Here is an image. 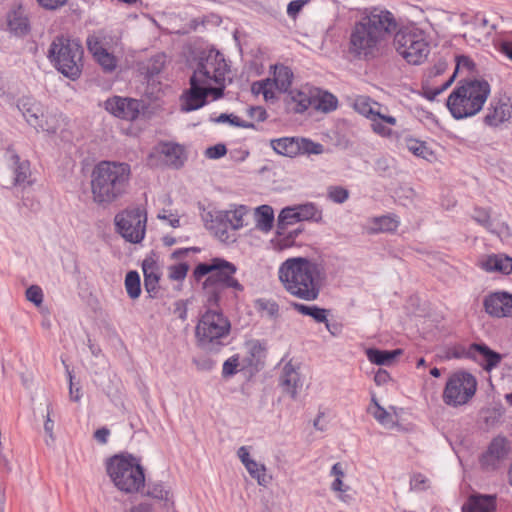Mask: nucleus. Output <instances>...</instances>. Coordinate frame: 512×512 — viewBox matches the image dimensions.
Returning <instances> with one entry per match:
<instances>
[{
  "label": "nucleus",
  "mask_w": 512,
  "mask_h": 512,
  "mask_svg": "<svg viewBox=\"0 0 512 512\" xmlns=\"http://www.w3.org/2000/svg\"><path fill=\"white\" fill-rule=\"evenodd\" d=\"M397 29L394 15L381 8L366 9L350 28L348 53L354 59L372 61L380 57L387 39Z\"/></svg>",
  "instance_id": "nucleus-1"
},
{
  "label": "nucleus",
  "mask_w": 512,
  "mask_h": 512,
  "mask_svg": "<svg viewBox=\"0 0 512 512\" xmlns=\"http://www.w3.org/2000/svg\"><path fill=\"white\" fill-rule=\"evenodd\" d=\"M131 167L128 163L101 161L91 173V193L94 203L106 207L122 198L128 191Z\"/></svg>",
  "instance_id": "nucleus-2"
},
{
  "label": "nucleus",
  "mask_w": 512,
  "mask_h": 512,
  "mask_svg": "<svg viewBox=\"0 0 512 512\" xmlns=\"http://www.w3.org/2000/svg\"><path fill=\"white\" fill-rule=\"evenodd\" d=\"M279 279L292 296L314 301L321 291L322 271L319 264L307 258H289L279 268Z\"/></svg>",
  "instance_id": "nucleus-3"
},
{
  "label": "nucleus",
  "mask_w": 512,
  "mask_h": 512,
  "mask_svg": "<svg viewBox=\"0 0 512 512\" xmlns=\"http://www.w3.org/2000/svg\"><path fill=\"white\" fill-rule=\"evenodd\" d=\"M237 267L219 257L212 258L209 263H199L194 271L193 277L200 281L208 275L203 282V289L207 292V305L219 307L221 294L224 289L231 288L235 292H243L244 286L235 278Z\"/></svg>",
  "instance_id": "nucleus-4"
},
{
  "label": "nucleus",
  "mask_w": 512,
  "mask_h": 512,
  "mask_svg": "<svg viewBox=\"0 0 512 512\" xmlns=\"http://www.w3.org/2000/svg\"><path fill=\"white\" fill-rule=\"evenodd\" d=\"M490 94L486 80L467 79L459 82L447 99V107L455 119H464L481 111Z\"/></svg>",
  "instance_id": "nucleus-5"
},
{
  "label": "nucleus",
  "mask_w": 512,
  "mask_h": 512,
  "mask_svg": "<svg viewBox=\"0 0 512 512\" xmlns=\"http://www.w3.org/2000/svg\"><path fill=\"white\" fill-rule=\"evenodd\" d=\"M213 308L208 306L195 328L197 346L208 353H218L227 345L231 330L229 319L220 309Z\"/></svg>",
  "instance_id": "nucleus-6"
},
{
  "label": "nucleus",
  "mask_w": 512,
  "mask_h": 512,
  "mask_svg": "<svg viewBox=\"0 0 512 512\" xmlns=\"http://www.w3.org/2000/svg\"><path fill=\"white\" fill-rule=\"evenodd\" d=\"M83 46L78 39L57 36L50 44L48 58L65 77L76 80L83 69Z\"/></svg>",
  "instance_id": "nucleus-7"
},
{
  "label": "nucleus",
  "mask_w": 512,
  "mask_h": 512,
  "mask_svg": "<svg viewBox=\"0 0 512 512\" xmlns=\"http://www.w3.org/2000/svg\"><path fill=\"white\" fill-rule=\"evenodd\" d=\"M106 470L114 485L127 494L136 493L145 485L144 469L132 455L111 457Z\"/></svg>",
  "instance_id": "nucleus-8"
},
{
  "label": "nucleus",
  "mask_w": 512,
  "mask_h": 512,
  "mask_svg": "<svg viewBox=\"0 0 512 512\" xmlns=\"http://www.w3.org/2000/svg\"><path fill=\"white\" fill-rule=\"evenodd\" d=\"M396 51L410 64L422 63L429 54V45L422 30L406 27L394 36Z\"/></svg>",
  "instance_id": "nucleus-9"
},
{
  "label": "nucleus",
  "mask_w": 512,
  "mask_h": 512,
  "mask_svg": "<svg viewBox=\"0 0 512 512\" xmlns=\"http://www.w3.org/2000/svg\"><path fill=\"white\" fill-rule=\"evenodd\" d=\"M477 391V380L471 373L460 370L452 373L445 384L442 399L451 407L467 404Z\"/></svg>",
  "instance_id": "nucleus-10"
},
{
  "label": "nucleus",
  "mask_w": 512,
  "mask_h": 512,
  "mask_svg": "<svg viewBox=\"0 0 512 512\" xmlns=\"http://www.w3.org/2000/svg\"><path fill=\"white\" fill-rule=\"evenodd\" d=\"M227 72L228 65L223 54L215 49H211L200 55L192 77L203 81L204 84H222L225 82Z\"/></svg>",
  "instance_id": "nucleus-11"
},
{
  "label": "nucleus",
  "mask_w": 512,
  "mask_h": 512,
  "mask_svg": "<svg viewBox=\"0 0 512 512\" xmlns=\"http://www.w3.org/2000/svg\"><path fill=\"white\" fill-rule=\"evenodd\" d=\"M117 232L128 242L139 243L143 240L146 230V215L140 208H131L119 212L115 216Z\"/></svg>",
  "instance_id": "nucleus-12"
},
{
  "label": "nucleus",
  "mask_w": 512,
  "mask_h": 512,
  "mask_svg": "<svg viewBox=\"0 0 512 512\" xmlns=\"http://www.w3.org/2000/svg\"><path fill=\"white\" fill-rule=\"evenodd\" d=\"M143 108L144 104L142 101L132 98L114 96L105 102V109L108 112L127 121L137 119Z\"/></svg>",
  "instance_id": "nucleus-13"
},
{
  "label": "nucleus",
  "mask_w": 512,
  "mask_h": 512,
  "mask_svg": "<svg viewBox=\"0 0 512 512\" xmlns=\"http://www.w3.org/2000/svg\"><path fill=\"white\" fill-rule=\"evenodd\" d=\"M205 85L203 81H200L191 76L190 88L181 96V110L184 112H190L203 107L207 103V93L205 92Z\"/></svg>",
  "instance_id": "nucleus-14"
},
{
  "label": "nucleus",
  "mask_w": 512,
  "mask_h": 512,
  "mask_svg": "<svg viewBox=\"0 0 512 512\" xmlns=\"http://www.w3.org/2000/svg\"><path fill=\"white\" fill-rule=\"evenodd\" d=\"M485 311L493 317L512 316V294L495 292L484 299Z\"/></svg>",
  "instance_id": "nucleus-15"
},
{
  "label": "nucleus",
  "mask_w": 512,
  "mask_h": 512,
  "mask_svg": "<svg viewBox=\"0 0 512 512\" xmlns=\"http://www.w3.org/2000/svg\"><path fill=\"white\" fill-rule=\"evenodd\" d=\"M298 222H300L299 216L297 215V210L294 207H286L282 209L278 216L277 234L278 236L286 235V241L284 243L285 246L292 243L301 232L299 228L289 231L287 230L290 225H294Z\"/></svg>",
  "instance_id": "nucleus-16"
},
{
  "label": "nucleus",
  "mask_w": 512,
  "mask_h": 512,
  "mask_svg": "<svg viewBox=\"0 0 512 512\" xmlns=\"http://www.w3.org/2000/svg\"><path fill=\"white\" fill-rule=\"evenodd\" d=\"M284 102L286 110L293 113H303L313 103V89L305 90H289L285 95Z\"/></svg>",
  "instance_id": "nucleus-17"
},
{
  "label": "nucleus",
  "mask_w": 512,
  "mask_h": 512,
  "mask_svg": "<svg viewBox=\"0 0 512 512\" xmlns=\"http://www.w3.org/2000/svg\"><path fill=\"white\" fill-rule=\"evenodd\" d=\"M471 353H473V360L486 371L496 368L502 360L501 354L493 351L484 343H473Z\"/></svg>",
  "instance_id": "nucleus-18"
},
{
  "label": "nucleus",
  "mask_w": 512,
  "mask_h": 512,
  "mask_svg": "<svg viewBox=\"0 0 512 512\" xmlns=\"http://www.w3.org/2000/svg\"><path fill=\"white\" fill-rule=\"evenodd\" d=\"M479 265L487 272H499L505 275L512 273V258L505 254H492L483 257Z\"/></svg>",
  "instance_id": "nucleus-19"
},
{
  "label": "nucleus",
  "mask_w": 512,
  "mask_h": 512,
  "mask_svg": "<svg viewBox=\"0 0 512 512\" xmlns=\"http://www.w3.org/2000/svg\"><path fill=\"white\" fill-rule=\"evenodd\" d=\"M512 118V105L505 102H499L488 109L484 117V123L488 126L497 127L498 125L509 121Z\"/></svg>",
  "instance_id": "nucleus-20"
},
{
  "label": "nucleus",
  "mask_w": 512,
  "mask_h": 512,
  "mask_svg": "<svg viewBox=\"0 0 512 512\" xmlns=\"http://www.w3.org/2000/svg\"><path fill=\"white\" fill-rule=\"evenodd\" d=\"M509 452V446L506 438L496 437L488 446L487 452L483 455V464L494 466V461L504 459Z\"/></svg>",
  "instance_id": "nucleus-21"
},
{
  "label": "nucleus",
  "mask_w": 512,
  "mask_h": 512,
  "mask_svg": "<svg viewBox=\"0 0 512 512\" xmlns=\"http://www.w3.org/2000/svg\"><path fill=\"white\" fill-rule=\"evenodd\" d=\"M247 349V363L249 366L259 369L264 365L267 355L265 343L259 340H249L245 343Z\"/></svg>",
  "instance_id": "nucleus-22"
},
{
  "label": "nucleus",
  "mask_w": 512,
  "mask_h": 512,
  "mask_svg": "<svg viewBox=\"0 0 512 512\" xmlns=\"http://www.w3.org/2000/svg\"><path fill=\"white\" fill-rule=\"evenodd\" d=\"M6 155L9 161L13 164L14 169V182L16 185L29 184L28 177L30 176V167L28 161H20L19 155L11 147L7 148Z\"/></svg>",
  "instance_id": "nucleus-23"
},
{
  "label": "nucleus",
  "mask_w": 512,
  "mask_h": 512,
  "mask_svg": "<svg viewBox=\"0 0 512 512\" xmlns=\"http://www.w3.org/2000/svg\"><path fill=\"white\" fill-rule=\"evenodd\" d=\"M280 385L292 398L297 395V388L301 386L298 371L291 363H287L282 370L280 376Z\"/></svg>",
  "instance_id": "nucleus-24"
},
{
  "label": "nucleus",
  "mask_w": 512,
  "mask_h": 512,
  "mask_svg": "<svg viewBox=\"0 0 512 512\" xmlns=\"http://www.w3.org/2000/svg\"><path fill=\"white\" fill-rule=\"evenodd\" d=\"M270 144L277 154L291 158L299 155V137H282L272 139Z\"/></svg>",
  "instance_id": "nucleus-25"
},
{
  "label": "nucleus",
  "mask_w": 512,
  "mask_h": 512,
  "mask_svg": "<svg viewBox=\"0 0 512 512\" xmlns=\"http://www.w3.org/2000/svg\"><path fill=\"white\" fill-rule=\"evenodd\" d=\"M144 288L151 298L156 297L159 290L160 276L153 263L143 262Z\"/></svg>",
  "instance_id": "nucleus-26"
},
{
  "label": "nucleus",
  "mask_w": 512,
  "mask_h": 512,
  "mask_svg": "<svg viewBox=\"0 0 512 512\" xmlns=\"http://www.w3.org/2000/svg\"><path fill=\"white\" fill-rule=\"evenodd\" d=\"M337 98L327 92L320 89H313V103L312 107L323 112H331L337 108Z\"/></svg>",
  "instance_id": "nucleus-27"
},
{
  "label": "nucleus",
  "mask_w": 512,
  "mask_h": 512,
  "mask_svg": "<svg viewBox=\"0 0 512 512\" xmlns=\"http://www.w3.org/2000/svg\"><path fill=\"white\" fill-rule=\"evenodd\" d=\"M23 115L26 121L34 127L37 131H46L49 133H55V129L48 126L47 121L43 120V113L40 111L39 107L36 105H32L29 108H26L23 111Z\"/></svg>",
  "instance_id": "nucleus-28"
},
{
  "label": "nucleus",
  "mask_w": 512,
  "mask_h": 512,
  "mask_svg": "<svg viewBox=\"0 0 512 512\" xmlns=\"http://www.w3.org/2000/svg\"><path fill=\"white\" fill-rule=\"evenodd\" d=\"M292 70L284 65H276L274 67L272 86L274 85L279 91L287 92L293 80Z\"/></svg>",
  "instance_id": "nucleus-29"
},
{
  "label": "nucleus",
  "mask_w": 512,
  "mask_h": 512,
  "mask_svg": "<svg viewBox=\"0 0 512 512\" xmlns=\"http://www.w3.org/2000/svg\"><path fill=\"white\" fill-rule=\"evenodd\" d=\"M402 354L401 349H396L392 351L388 350H379L375 348H370L366 351L367 358L370 362L377 365H390L394 362L397 356Z\"/></svg>",
  "instance_id": "nucleus-30"
},
{
  "label": "nucleus",
  "mask_w": 512,
  "mask_h": 512,
  "mask_svg": "<svg viewBox=\"0 0 512 512\" xmlns=\"http://www.w3.org/2000/svg\"><path fill=\"white\" fill-rule=\"evenodd\" d=\"M162 153L165 156V161L168 165L174 168H180L184 164V150L178 144H166L163 147Z\"/></svg>",
  "instance_id": "nucleus-31"
},
{
  "label": "nucleus",
  "mask_w": 512,
  "mask_h": 512,
  "mask_svg": "<svg viewBox=\"0 0 512 512\" xmlns=\"http://www.w3.org/2000/svg\"><path fill=\"white\" fill-rule=\"evenodd\" d=\"M371 121V128L373 132L382 137H388L392 133V130L389 127H387L384 123L389 124L391 126H394L397 123L395 117L382 115L380 112L373 116L371 118Z\"/></svg>",
  "instance_id": "nucleus-32"
},
{
  "label": "nucleus",
  "mask_w": 512,
  "mask_h": 512,
  "mask_svg": "<svg viewBox=\"0 0 512 512\" xmlns=\"http://www.w3.org/2000/svg\"><path fill=\"white\" fill-rule=\"evenodd\" d=\"M292 308L298 313L312 317L316 322H326V317L329 314V310L320 308L316 305L308 306L302 303L293 302L291 303Z\"/></svg>",
  "instance_id": "nucleus-33"
},
{
  "label": "nucleus",
  "mask_w": 512,
  "mask_h": 512,
  "mask_svg": "<svg viewBox=\"0 0 512 512\" xmlns=\"http://www.w3.org/2000/svg\"><path fill=\"white\" fill-rule=\"evenodd\" d=\"M496 498L495 496H478L471 498L470 505L464 512H495Z\"/></svg>",
  "instance_id": "nucleus-34"
},
{
  "label": "nucleus",
  "mask_w": 512,
  "mask_h": 512,
  "mask_svg": "<svg viewBox=\"0 0 512 512\" xmlns=\"http://www.w3.org/2000/svg\"><path fill=\"white\" fill-rule=\"evenodd\" d=\"M247 213V208L243 205L235 208L234 210L225 211L221 216V222L228 223L233 230H238L243 227V217Z\"/></svg>",
  "instance_id": "nucleus-35"
},
{
  "label": "nucleus",
  "mask_w": 512,
  "mask_h": 512,
  "mask_svg": "<svg viewBox=\"0 0 512 512\" xmlns=\"http://www.w3.org/2000/svg\"><path fill=\"white\" fill-rule=\"evenodd\" d=\"M257 215V228L268 232L271 230L274 222V212L272 207L268 205H262L256 209Z\"/></svg>",
  "instance_id": "nucleus-36"
},
{
  "label": "nucleus",
  "mask_w": 512,
  "mask_h": 512,
  "mask_svg": "<svg viewBox=\"0 0 512 512\" xmlns=\"http://www.w3.org/2000/svg\"><path fill=\"white\" fill-rule=\"evenodd\" d=\"M374 106H379V104L367 96L357 97L353 105L355 111L370 119L379 112L375 110Z\"/></svg>",
  "instance_id": "nucleus-37"
},
{
  "label": "nucleus",
  "mask_w": 512,
  "mask_h": 512,
  "mask_svg": "<svg viewBox=\"0 0 512 512\" xmlns=\"http://www.w3.org/2000/svg\"><path fill=\"white\" fill-rule=\"evenodd\" d=\"M246 469L250 476L257 480L259 485L267 486L270 483L271 477L266 474V467L263 464L253 460L248 464L246 463Z\"/></svg>",
  "instance_id": "nucleus-38"
},
{
  "label": "nucleus",
  "mask_w": 512,
  "mask_h": 512,
  "mask_svg": "<svg viewBox=\"0 0 512 512\" xmlns=\"http://www.w3.org/2000/svg\"><path fill=\"white\" fill-rule=\"evenodd\" d=\"M125 288L130 298L136 299L141 293L140 276L136 271H129L125 277Z\"/></svg>",
  "instance_id": "nucleus-39"
},
{
  "label": "nucleus",
  "mask_w": 512,
  "mask_h": 512,
  "mask_svg": "<svg viewBox=\"0 0 512 512\" xmlns=\"http://www.w3.org/2000/svg\"><path fill=\"white\" fill-rule=\"evenodd\" d=\"M255 308L258 312L265 314L269 318H277L279 316V305L274 300L265 298L256 299Z\"/></svg>",
  "instance_id": "nucleus-40"
},
{
  "label": "nucleus",
  "mask_w": 512,
  "mask_h": 512,
  "mask_svg": "<svg viewBox=\"0 0 512 512\" xmlns=\"http://www.w3.org/2000/svg\"><path fill=\"white\" fill-rule=\"evenodd\" d=\"M147 495L154 499L163 500L166 503L173 504L171 500L170 490L167 489L163 483H152L148 485Z\"/></svg>",
  "instance_id": "nucleus-41"
},
{
  "label": "nucleus",
  "mask_w": 512,
  "mask_h": 512,
  "mask_svg": "<svg viewBox=\"0 0 512 512\" xmlns=\"http://www.w3.org/2000/svg\"><path fill=\"white\" fill-rule=\"evenodd\" d=\"M299 155L300 154H314L319 155L324 151V147L321 143L312 141L309 138L299 137Z\"/></svg>",
  "instance_id": "nucleus-42"
},
{
  "label": "nucleus",
  "mask_w": 512,
  "mask_h": 512,
  "mask_svg": "<svg viewBox=\"0 0 512 512\" xmlns=\"http://www.w3.org/2000/svg\"><path fill=\"white\" fill-rule=\"evenodd\" d=\"M407 148L414 155L424 159H427L428 156L432 155V152L428 149L425 143L416 139H408Z\"/></svg>",
  "instance_id": "nucleus-43"
},
{
  "label": "nucleus",
  "mask_w": 512,
  "mask_h": 512,
  "mask_svg": "<svg viewBox=\"0 0 512 512\" xmlns=\"http://www.w3.org/2000/svg\"><path fill=\"white\" fill-rule=\"evenodd\" d=\"M252 92L257 95L262 94L265 100H269L274 97V93L272 91V82L270 79L254 82L252 84Z\"/></svg>",
  "instance_id": "nucleus-44"
},
{
  "label": "nucleus",
  "mask_w": 512,
  "mask_h": 512,
  "mask_svg": "<svg viewBox=\"0 0 512 512\" xmlns=\"http://www.w3.org/2000/svg\"><path fill=\"white\" fill-rule=\"evenodd\" d=\"M294 208L297 210L300 222L315 219L319 214L316 206L312 203L295 206Z\"/></svg>",
  "instance_id": "nucleus-45"
},
{
  "label": "nucleus",
  "mask_w": 512,
  "mask_h": 512,
  "mask_svg": "<svg viewBox=\"0 0 512 512\" xmlns=\"http://www.w3.org/2000/svg\"><path fill=\"white\" fill-rule=\"evenodd\" d=\"M95 59L106 72H112L116 68V58L107 50L100 52Z\"/></svg>",
  "instance_id": "nucleus-46"
},
{
  "label": "nucleus",
  "mask_w": 512,
  "mask_h": 512,
  "mask_svg": "<svg viewBox=\"0 0 512 512\" xmlns=\"http://www.w3.org/2000/svg\"><path fill=\"white\" fill-rule=\"evenodd\" d=\"M189 270V265L186 262H181L175 265H171L168 268L169 278L175 281H182L185 279L187 272Z\"/></svg>",
  "instance_id": "nucleus-47"
},
{
  "label": "nucleus",
  "mask_w": 512,
  "mask_h": 512,
  "mask_svg": "<svg viewBox=\"0 0 512 512\" xmlns=\"http://www.w3.org/2000/svg\"><path fill=\"white\" fill-rule=\"evenodd\" d=\"M328 197L335 203L342 204L349 197V191L341 186H330L328 188Z\"/></svg>",
  "instance_id": "nucleus-48"
},
{
  "label": "nucleus",
  "mask_w": 512,
  "mask_h": 512,
  "mask_svg": "<svg viewBox=\"0 0 512 512\" xmlns=\"http://www.w3.org/2000/svg\"><path fill=\"white\" fill-rule=\"evenodd\" d=\"M26 298L28 301L34 303L36 306L41 305L43 302L42 289L37 285H31L26 290Z\"/></svg>",
  "instance_id": "nucleus-49"
},
{
  "label": "nucleus",
  "mask_w": 512,
  "mask_h": 512,
  "mask_svg": "<svg viewBox=\"0 0 512 512\" xmlns=\"http://www.w3.org/2000/svg\"><path fill=\"white\" fill-rule=\"evenodd\" d=\"M53 414V406L51 403L47 404V414L44 421V431L50 438L51 442L53 443L55 440L54 435V421L51 418V415Z\"/></svg>",
  "instance_id": "nucleus-50"
},
{
  "label": "nucleus",
  "mask_w": 512,
  "mask_h": 512,
  "mask_svg": "<svg viewBox=\"0 0 512 512\" xmlns=\"http://www.w3.org/2000/svg\"><path fill=\"white\" fill-rule=\"evenodd\" d=\"M331 489L336 492H341L340 499L346 503L350 502L353 498L351 495L347 494L346 492L349 490L348 486H345L342 481V478L336 477V479L333 481L331 485Z\"/></svg>",
  "instance_id": "nucleus-51"
},
{
  "label": "nucleus",
  "mask_w": 512,
  "mask_h": 512,
  "mask_svg": "<svg viewBox=\"0 0 512 512\" xmlns=\"http://www.w3.org/2000/svg\"><path fill=\"white\" fill-rule=\"evenodd\" d=\"M378 230L380 231H393L397 228L398 222L389 216H382L376 219Z\"/></svg>",
  "instance_id": "nucleus-52"
},
{
  "label": "nucleus",
  "mask_w": 512,
  "mask_h": 512,
  "mask_svg": "<svg viewBox=\"0 0 512 512\" xmlns=\"http://www.w3.org/2000/svg\"><path fill=\"white\" fill-rule=\"evenodd\" d=\"M239 365L238 356H232L227 359L223 364L222 375L223 377L233 376L237 373V367Z\"/></svg>",
  "instance_id": "nucleus-53"
},
{
  "label": "nucleus",
  "mask_w": 512,
  "mask_h": 512,
  "mask_svg": "<svg viewBox=\"0 0 512 512\" xmlns=\"http://www.w3.org/2000/svg\"><path fill=\"white\" fill-rule=\"evenodd\" d=\"M227 148L224 144L219 143L214 146L208 147L205 151V156L209 159H219L225 156Z\"/></svg>",
  "instance_id": "nucleus-54"
},
{
  "label": "nucleus",
  "mask_w": 512,
  "mask_h": 512,
  "mask_svg": "<svg viewBox=\"0 0 512 512\" xmlns=\"http://www.w3.org/2000/svg\"><path fill=\"white\" fill-rule=\"evenodd\" d=\"M475 66L474 61L470 57L461 55L456 58V69L454 73L456 74L459 69H466L469 72H473Z\"/></svg>",
  "instance_id": "nucleus-55"
},
{
  "label": "nucleus",
  "mask_w": 512,
  "mask_h": 512,
  "mask_svg": "<svg viewBox=\"0 0 512 512\" xmlns=\"http://www.w3.org/2000/svg\"><path fill=\"white\" fill-rule=\"evenodd\" d=\"M374 418L381 424L386 425L392 422V416L375 401Z\"/></svg>",
  "instance_id": "nucleus-56"
},
{
  "label": "nucleus",
  "mask_w": 512,
  "mask_h": 512,
  "mask_svg": "<svg viewBox=\"0 0 512 512\" xmlns=\"http://www.w3.org/2000/svg\"><path fill=\"white\" fill-rule=\"evenodd\" d=\"M87 47L88 50L92 53L94 58L100 55V52H104L106 49L102 46L101 41L94 36H90L87 38Z\"/></svg>",
  "instance_id": "nucleus-57"
},
{
  "label": "nucleus",
  "mask_w": 512,
  "mask_h": 512,
  "mask_svg": "<svg viewBox=\"0 0 512 512\" xmlns=\"http://www.w3.org/2000/svg\"><path fill=\"white\" fill-rule=\"evenodd\" d=\"M247 114L250 118L258 122L265 121L268 116L266 110L261 106H250L247 109Z\"/></svg>",
  "instance_id": "nucleus-58"
},
{
  "label": "nucleus",
  "mask_w": 512,
  "mask_h": 512,
  "mask_svg": "<svg viewBox=\"0 0 512 512\" xmlns=\"http://www.w3.org/2000/svg\"><path fill=\"white\" fill-rule=\"evenodd\" d=\"M472 352V344H470L468 347L464 346H458L455 347L451 354L454 358H468L473 360V353Z\"/></svg>",
  "instance_id": "nucleus-59"
},
{
  "label": "nucleus",
  "mask_w": 512,
  "mask_h": 512,
  "mask_svg": "<svg viewBox=\"0 0 512 512\" xmlns=\"http://www.w3.org/2000/svg\"><path fill=\"white\" fill-rule=\"evenodd\" d=\"M306 3H308V0H293V1H291L287 6V14L291 18H295Z\"/></svg>",
  "instance_id": "nucleus-60"
},
{
  "label": "nucleus",
  "mask_w": 512,
  "mask_h": 512,
  "mask_svg": "<svg viewBox=\"0 0 512 512\" xmlns=\"http://www.w3.org/2000/svg\"><path fill=\"white\" fill-rule=\"evenodd\" d=\"M473 218L483 226L490 223V215L485 209L477 208L474 210Z\"/></svg>",
  "instance_id": "nucleus-61"
},
{
  "label": "nucleus",
  "mask_w": 512,
  "mask_h": 512,
  "mask_svg": "<svg viewBox=\"0 0 512 512\" xmlns=\"http://www.w3.org/2000/svg\"><path fill=\"white\" fill-rule=\"evenodd\" d=\"M38 3L45 9L55 10L67 3V0H37Z\"/></svg>",
  "instance_id": "nucleus-62"
},
{
  "label": "nucleus",
  "mask_w": 512,
  "mask_h": 512,
  "mask_svg": "<svg viewBox=\"0 0 512 512\" xmlns=\"http://www.w3.org/2000/svg\"><path fill=\"white\" fill-rule=\"evenodd\" d=\"M425 483L426 478L422 474H415L410 481L411 489L423 490Z\"/></svg>",
  "instance_id": "nucleus-63"
},
{
  "label": "nucleus",
  "mask_w": 512,
  "mask_h": 512,
  "mask_svg": "<svg viewBox=\"0 0 512 512\" xmlns=\"http://www.w3.org/2000/svg\"><path fill=\"white\" fill-rule=\"evenodd\" d=\"M126 512H154V509L149 503H139L137 505H133Z\"/></svg>",
  "instance_id": "nucleus-64"
}]
</instances>
